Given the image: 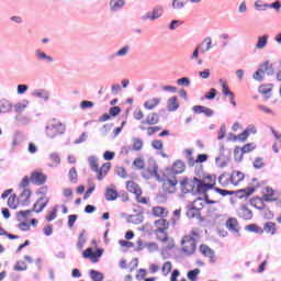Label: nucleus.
I'll list each match as a JSON object with an SVG mask.
<instances>
[{"label": "nucleus", "instance_id": "29", "mask_svg": "<svg viewBox=\"0 0 281 281\" xmlns=\"http://www.w3.org/2000/svg\"><path fill=\"white\" fill-rule=\"evenodd\" d=\"M259 93H261V95H266L267 98H269V95H271V92L273 91V85H263L260 86L258 88Z\"/></svg>", "mask_w": 281, "mask_h": 281}, {"label": "nucleus", "instance_id": "11", "mask_svg": "<svg viewBox=\"0 0 281 281\" xmlns=\"http://www.w3.org/2000/svg\"><path fill=\"white\" fill-rule=\"evenodd\" d=\"M110 170L111 162H104L101 167H97L95 170H92V172H95L98 181H102V179L109 175Z\"/></svg>", "mask_w": 281, "mask_h": 281}, {"label": "nucleus", "instance_id": "16", "mask_svg": "<svg viewBox=\"0 0 281 281\" xmlns=\"http://www.w3.org/2000/svg\"><path fill=\"white\" fill-rule=\"evenodd\" d=\"M47 203H49V199L47 198H40L33 205V212H36V214H41L45 207H47Z\"/></svg>", "mask_w": 281, "mask_h": 281}, {"label": "nucleus", "instance_id": "36", "mask_svg": "<svg viewBox=\"0 0 281 281\" xmlns=\"http://www.w3.org/2000/svg\"><path fill=\"white\" fill-rule=\"evenodd\" d=\"M88 164L91 170H98V168H100V161L95 156H90L88 158Z\"/></svg>", "mask_w": 281, "mask_h": 281}, {"label": "nucleus", "instance_id": "8", "mask_svg": "<svg viewBox=\"0 0 281 281\" xmlns=\"http://www.w3.org/2000/svg\"><path fill=\"white\" fill-rule=\"evenodd\" d=\"M146 124L148 126H155V124H159V114L157 112H151L146 116L145 121H142L139 128L140 131H146Z\"/></svg>", "mask_w": 281, "mask_h": 281}, {"label": "nucleus", "instance_id": "56", "mask_svg": "<svg viewBox=\"0 0 281 281\" xmlns=\"http://www.w3.org/2000/svg\"><path fill=\"white\" fill-rule=\"evenodd\" d=\"M151 146L155 148V150H164V143L159 139L153 140Z\"/></svg>", "mask_w": 281, "mask_h": 281}, {"label": "nucleus", "instance_id": "5", "mask_svg": "<svg viewBox=\"0 0 281 281\" xmlns=\"http://www.w3.org/2000/svg\"><path fill=\"white\" fill-rule=\"evenodd\" d=\"M214 186H216V176L206 175L202 179L198 178V190L200 194H207L210 190H213Z\"/></svg>", "mask_w": 281, "mask_h": 281}, {"label": "nucleus", "instance_id": "34", "mask_svg": "<svg viewBox=\"0 0 281 281\" xmlns=\"http://www.w3.org/2000/svg\"><path fill=\"white\" fill-rule=\"evenodd\" d=\"M201 274V269L199 268H195L193 270H190L188 273H187V278L188 280L190 281H196L199 280V276Z\"/></svg>", "mask_w": 281, "mask_h": 281}, {"label": "nucleus", "instance_id": "19", "mask_svg": "<svg viewBox=\"0 0 281 281\" xmlns=\"http://www.w3.org/2000/svg\"><path fill=\"white\" fill-rule=\"evenodd\" d=\"M226 228L228 232H233L234 234H238L239 228H238V220L236 217H229L226 221Z\"/></svg>", "mask_w": 281, "mask_h": 281}, {"label": "nucleus", "instance_id": "49", "mask_svg": "<svg viewBox=\"0 0 281 281\" xmlns=\"http://www.w3.org/2000/svg\"><path fill=\"white\" fill-rule=\"evenodd\" d=\"M187 1L188 0H173L172 8H175V10H181L186 8Z\"/></svg>", "mask_w": 281, "mask_h": 281}, {"label": "nucleus", "instance_id": "9", "mask_svg": "<svg viewBox=\"0 0 281 281\" xmlns=\"http://www.w3.org/2000/svg\"><path fill=\"white\" fill-rule=\"evenodd\" d=\"M102 254H104L103 249H97L95 251H93V248H87L82 256L83 258H89V260H91V262H98V260L102 257Z\"/></svg>", "mask_w": 281, "mask_h": 281}, {"label": "nucleus", "instance_id": "27", "mask_svg": "<svg viewBox=\"0 0 281 281\" xmlns=\"http://www.w3.org/2000/svg\"><path fill=\"white\" fill-rule=\"evenodd\" d=\"M155 223L158 227V229H156V232H166V229H169V227H170V222L167 221L166 218L157 220Z\"/></svg>", "mask_w": 281, "mask_h": 281}, {"label": "nucleus", "instance_id": "51", "mask_svg": "<svg viewBox=\"0 0 281 281\" xmlns=\"http://www.w3.org/2000/svg\"><path fill=\"white\" fill-rule=\"evenodd\" d=\"M14 271H27V263L25 261H18L14 266Z\"/></svg>", "mask_w": 281, "mask_h": 281}, {"label": "nucleus", "instance_id": "31", "mask_svg": "<svg viewBox=\"0 0 281 281\" xmlns=\"http://www.w3.org/2000/svg\"><path fill=\"white\" fill-rule=\"evenodd\" d=\"M212 49V38L206 37L200 45V50L205 54V52H210Z\"/></svg>", "mask_w": 281, "mask_h": 281}, {"label": "nucleus", "instance_id": "6", "mask_svg": "<svg viewBox=\"0 0 281 281\" xmlns=\"http://www.w3.org/2000/svg\"><path fill=\"white\" fill-rule=\"evenodd\" d=\"M262 196L261 198H256L254 200V203H260V206H257L258 210H265V201L267 203L277 201L273 196H276V191L271 187H266L262 189Z\"/></svg>", "mask_w": 281, "mask_h": 281}, {"label": "nucleus", "instance_id": "24", "mask_svg": "<svg viewBox=\"0 0 281 281\" xmlns=\"http://www.w3.org/2000/svg\"><path fill=\"white\" fill-rule=\"evenodd\" d=\"M160 102H161V99L159 98L149 99L145 101L144 108L147 109V111H153V109L159 106Z\"/></svg>", "mask_w": 281, "mask_h": 281}, {"label": "nucleus", "instance_id": "37", "mask_svg": "<svg viewBox=\"0 0 281 281\" xmlns=\"http://www.w3.org/2000/svg\"><path fill=\"white\" fill-rule=\"evenodd\" d=\"M164 14V8L157 7L151 12V15H148L147 19H150L151 21H155L156 19H159Z\"/></svg>", "mask_w": 281, "mask_h": 281}, {"label": "nucleus", "instance_id": "4", "mask_svg": "<svg viewBox=\"0 0 281 281\" xmlns=\"http://www.w3.org/2000/svg\"><path fill=\"white\" fill-rule=\"evenodd\" d=\"M180 190L184 194H201V191L199 190V178H183L180 181Z\"/></svg>", "mask_w": 281, "mask_h": 281}, {"label": "nucleus", "instance_id": "3", "mask_svg": "<svg viewBox=\"0 0 281 281\" xmlns=\"http://www.w3.org/2000/svg\"><path fill=\"white\" fill-rule=\"evenodd\" d=\"M66 131L67 126L56 119L50 121L46 126V135L49 139H54V137H58V135H65Z\"/></svg>", "mask_w": 281, "mask_h": 281}, {"label": "nucleus", "instance_id": "59", "mask_svg": "<svg viewBox=\"0 0 281 281\" xmlns=\"http://www.w3.org/2000/svg\"><path fill=\"white\" fill-rule=\"evenodd\" d=\"M85 243H87V239H85V231L79 235V239L77 243L78 249H82L85 247Z\"/></svg>", "mask_w": 281, "mask_h": 281}, {"label": "nucleus", "instance_id": "47", "mask_svg": "<svg viewBox=\"0 0 281 281\" xmlns=\"http://www.w3.org/2000/svg\"><path fill=\"white\" fill-rule=\"evenodd\" d=\"M57 214H58V206H55V207L52 210V212L46 215L45 218H46V221H47L48 223H52V221H55Z\"/></svg>", "mask_w": 281, "mask_h": 281}, {"label": "nucleus", "instance_id": "53", "mask_svg": "<svg viewBox=\"0 0 281 281\" xmlns=\"http://www.w3.org/2000/svg\"><path fill=\"white\" fill-rule=\"evenodd\" d=\"M136 202L140 203L142 205H148L150 203V199L146 196H142V194L135 195Z\"/></svg>", "mask_w": 281, "mask_h": 281}, {"label": "nucleus", "instance_id": "18", "mask_svg": "<svg viewBox=\"0 0 281 281\" xmlns=\"http://www.w3.org/2000/svg\"><path fill=\"white\" fill-rule=\"evenodd\" d=\"M187 218L191 221H203V216L193 205L187 210Z\"/></svg>", "mask_w": 281, "mask_h": 281}, {"label": "nucleus", "instance_id": "45", "mask_svg": "<svg viewBox=\"0 0 281 281\" xmlns=\"http://www.w3.org/2000/svg\"><path fill=\"white\" fill-rule=\"evenodd\" d=\"M90 278H92L93 281H102V280H104V274H102L101 272H98L95 270H91Z\"/></svg>", "mask_w": 281, "mask_h": 281}, {"label": "nucleus", "instance_id": "10", "mask_svg": "<svg viewBox=\"0 0 281 281\" xmlns=\"http://www.w3.org/2000/svg\"><path fill=\"white\" fill-rule=\"evenodd\" d=\"M47 182V175L41 172V171H34L31 175V183L34 186H45Z\"/></svg>", "mask_w": 281, "mask_h": 281}, {"label": "nucleus", "instance_id": "44", "mask_svg": "<svg viewBox=\"0 0 281 281\" xmlns=\"http://www.w3.org/2000/svg\"><path fill=\"white\" fill-rule=\"evenodd\" d=\"M36 56H37L38 60H48V63L54 61V58H52V56H47V54H45L44 52H41V50H36Z\"/></svg>", "mask_w": 281, "mask_h": 281}, {"label": "nucleus", "instance_id": "40", "mask_svg": "<svg viewBox=\"0 0 281 281\" xmlns=\"http://www.w3.org/2000/svg\"><path fill=\"white\" fill-rule=\"evenodd\" d=\"M249 137V130H245L241 134L239 135H234L233 139L236 142V139H239V142H247V138Z\"/></svg>", "mask_w": 281, "mask_h": 281}, {"label": "nucleus", "instance_id": "43", "mask_svg": "<svg viewBox=\"0 0 281 281\" xmlns=\"http://www.w3.org/2000/svg\"><path fill=\"white\" fill-rule=\"evenodd\" d=\"M265 76H267L261 68H259L254 75V80H257L258 82H262L265 80Z\"/></svg>", "mask_w": 281, "mask_h": 281}, {"label": "nucleus", "instance_id": "41", "mask_svg": "<svg viewBox=\"0 0 281 281\" xmlns=\"http://www.w3.org/2000/svg\"><path fill=\"white\" fill-rule=\"evenodd\" d=\"M155 234L160 243H166L168 240V233H166V231H156Z\"/></svg>", "mask_w": 281, "mask_h": 281}, {"label": "nucleus", "instance_id": "23", "mask_svg": "<svg viewBox=\"0 0 281 281\" xmlns=\"http://www.w3.org/2000/svg\"><path fill=\"white\" fill-rule=\"evenodd\" d=\"M31 196H32V191L30 189H24L19 198L21 205H27L30 203Z\"/></svg>", "mask_w": 281, "mask_h": 281}, {"label": "nucleus", "instance_id": "32", "mask_svg": "<svg viewBox=\"0 0 281 281\" xmlns=\"http://www.w3.org/2000/svg\"><path fill=\"white\" fill-rule=\"evenodd\" d=\"M259 69L263 71L267 76L273 75V65H271L269 61H265Z\"/></svg>", "mask_w": 281, "mask_h": 281}, {"label": "nucleus", "instance_id": "42", "mask_svg": "<svg viewBox=\"0 0 281 281\" xmlns=\"http://www.w3.org/2000/svg\"><path fill=\"white\" fill-rule=\"evenodd\" d=\"M132 148L135 151L142 150V148H144V142H142L139 138H134Z\"/></svg>", "mask_w": 281, "mask_h": 281}, {"label": "nucleus", "instance_id": "20", "mask_svg": "<svg viewBox=\"0 0 281 281\" xmlns=\"http://www.w3.org/2000/svg\"><path fill=\"white\" fill-rule=\"evenodd\" d=\"M179 106H180L179 98L172 97V98L168 99V101H167V110L170 113H175V111H177L179 109Z\"/></svg>", "mask_w": 281, "mask_h": 281}, {"label": "nucleus", "instance_id": "52", "mask_svg": "<svg viewBox=\"0 0 281 281\" xmlns=\"http://www.w3.org/2000/svg\"><path fill=\"white\" fill-rule=\"evenodd\" d=\"M206 216L207 218H214V216H216V207L209 204L206 206Z\"/></svg>", "mask_w": 281, "mask_h": 281}, {"label": "nucleus", "instance_id": "1", "mask_svg": "<svg viewBox=\"0 0 281 281\" xmlns=\"http://www.w3.org/2000/svg\"><path fill=\"white\" fill-rule=\"evenodd\" d=\"M201 238V232L199 228H192V231L186 235L181 240V247L183 254L192 256L196 251V243Z\"/></svg>", "mask_w": 281, "mask_h": 281}, {"label": "nucleus", "instance_id": "50", "mask_svg": "<svg viewBox=\"0 0 281 281\" xmlns=\"http://www.w3.org/2000/svg\"><path fill=\"white\" fill-rule=\"evenodd\" d=\"M243 155H245L244 151H243V148L235 147L234 157H235L236 161H243Z\"/></svg>", "mask_w": 281, "mask_h": 281}, {"label": "nucleus", "instance_id": "2", "mask_svg": "<svg viewBox=\"0 0 281 281\" xmlns=\"http://www.w3.org/2000/svg\"><path fill=\"white\" fill-rule=\"evenodd\" d=\"M245 180V173L240 171H233L229 173H222L218 178V183L222 188H228V186H238Z\"/></svg>", "mask_w": 281, "mask_h": 281}, {"label": "nucleus", "instance_id": "25", "mask_svg": "<svg viewBox=\"0 0 281 281\" xmlns=\"http://www.w3.org/2000/svg\"><path fill=\"white\" fill-rule=\"evenodd\" d=\"M120 196V193L115 189L106 188L105 189V199L106 201H115Z\"/></svg>", "mask_w": 281, "mask_h": 281}, {"label": "nucleus", "instance_id": "55", "mask_svg": "<svg viewBox=\"0 0 281 281\" xmlns=\"http://www.w3.org/2000/svg\"><path fill=\"white\" fill-rule=\"evenodd\" d=\"M254 168L260 170V168H265V158H256L254 161Z\"/></svg>", "mask_w": 281, "mask_h": 281}, {"label": "nucleus", "instance_id": "63", "mask_svg": "<svg viewBox=\"0 0 281 281\" xmlns=\"http://www.w3.org/2000/svg\"><path fill=\"white\" fill-rule=\"evenodd\" d=\"M241 218H251V212L247 207H243L240 212Z\"/></svg>", "mask_w": 281, "mask_h": 281}, {"label": "nucleus", "instance_id": "54", "mask_svg": "<svg viewBox=\"0 0 281 281\" xmlns=\"http://www.w3.org/2000/svg\"><path fill=\"white\" fill-rule=\"evenodd\" d=\"M11 106L10 103L8 101H0V111L1 113H8V111H10Z\"/></svg>", "mask_w": 281, "mask_h": 281}, {"label": "nucleus", "instance_id": "26", "mask_svg": "<svg viewBox=\"0 0 281 281\" xmlns=\"http://www.w3.org/2000/svg\"><path fill=\"white\" fill-rule=\"evenodd\" d=\"M58 165H60V156H58V154H50L47 166H49V168H56Z\"/></svg>", "mask_w": 281, "mask_h": 281}, {"label": "nucleus", "instance_id": "57", "mask_svg": "<svg viewBox=\"0 0 281 281\" xmlns=\"http://www.w3.org/2000/svg\"><path fill=\"white\" fill-rule=\"evenodd\" d=\"M216 89L212 88L209 92L205 93L204 98L205 100H214L216 98Z\"/></svg>", "mask_w": 281, "mask_h": 281}, {"label": "nucleus", "instance_id": "38", "mask_svg": "<svg viewBox=\"0 0 281 281\" xmlns=\"http://www.w3.org/2000/svg\"><path fill=\"white\" fill-rule=\"evenodd\" d=\"M246 229H248V232H254V234H265V229L257 224H250L246 226Z\"/></svg>", "mask_w": 281, "mask_h": 281}, {"label": "nucleus", "instance_id": "30", "mask_svg": "<svg viewBox=\"0 0 281 281\" xmlns=\"http://www.w3.org/2000/svg\"><path fill=\"white\" fill-rule=\"evenodd\" d=\"M221 85H222V93L223 95H228V98H233L234 97V92H232L229 90V86L227 85V81L225 79H221L220 80Z\"/></svg>", "mask_w": 281, "mask_h": 281}, {"label": "nucleus", "instance_id": "64", "mask_svg": "<svg viewBox=\"0 0 281 281\" xmlns=\"http://www.w3.org/2000/svg\"><path fill=\"white\" fill-rule=\"evenodd\" d=\"M134 120L139 121L144 120V111L142 110H135L133 113Z\"/></svg>", "mask_w": 281, "mask_h": 281}, {"label": "nucleus", "instance_id": "17", "mask_svg": "<svg viewBox=\"0 0 281 281\" xmlns=\"http://www.w3.org/2000/svg\"><path fill=\"white\" fill-rule=\"evenodd\" d=\"M126 190L127 192L135 194V196H139V194H143L142 188L135 181H127Z\"/></svg>", "mask_w": 281, "mask_h": 281}, {"label": "nucleus", "instance_id": "61", "mask_svg": "<svg viewBox=\"0 0 281 281\" xmlns=\"http://www.w3.org/2000/svg\"><path fill=\"white\" fill-rule=\"evenodd\" d=\"M225 135H227V127L225 125H221L217 139H224Z\"/></svg>", "mask_w": 281, "mask_h": 281}, {"label": "nucleus", "instance_id": "48", "mask_svg": "<svg viewBox=\"0 0 281 281\" xmlns=\"http://www.w3.org/2000/svg\"><path fill=\"white\" fill-rule=\"evenodd\" d=\"M133 166H135V168L137 170H144L145 166H146V162L144 161V159L142 158H136L134 161H133Z\"/></svg>", "mask_w": 281, "mask_h": 281}, {"label": "nucleus", "instance_id": "14", "mask_svg": "<svg viewBox=\"0 0 281 281\" xmlns=\"http://www.w3.org/2000/svg\"><path fill=\"white\" fill-rule=\"evenodd\" d=\"M151 214L156 218H168V214H170V211H168V207L166 206H154L151 209Z\"/></svg>", "mask_w": 281, "mask_h": 281}, {"label": "nucleus", "instance_id": "12", "mask_svg": "<svg viewBox=\"0 0 281 281\" xmlns=\"http://www.w3.org/2000/svg\"><path fill=\"white\" fill-rule=\"evenodd\" d=\"M159 167H157V164L153 162L144 172L145 179H157L159 181Z\"/></svg>", "mask_w": 281, "mask_h": 281}, {"label": "nucleus", "instance_id": "21", "mask_svg": "<svg viewBox=\"0 0 281 281\" xmlns=\"http://www.w3.org/2000/svg\"><path fill=\"white\" fill-rule=\"evenodd\" d=\"M263 232L270 234V236H276L278 234V225L273 222H267L263 224Z\"/></svg>", "mask_w": 281, "mask_h": 281}, {"label": "nucleus", "instance_id": "46", "mask_svg": "<svg viewBox=\"0 0 281 281\" xmlns=\"http://www.w3.org/2000/svg\"><path fill=\"white\" fill-rule=\"evenodd\" d=\"M162 276H168L172 271V262L167 261L161 267Z\"/></svg>", "mask_w": 281, "mask_h": 281}, {"label": "nucleus", "instance_id": "35", "mask_svg": "<svg viewBox=\"0 0 281 281\" xmlns=\"http://www.w3.org/2000/svg\"><path fill=\"white\" fill-rule=\"evenodd\" d=\"M124 5H125L124 0H111L110 1V8L113 11L121 10V8H124Z\"/></svg>", "mask_w": 281, "mask_h": 281}, {"label": "nucleus", "instance_id": "15", "mask_svg": "<svg viewBox=\"0 0 281 281\" xmlns=\"http://www.w3.org/2000/svg\"><path fill=\"white\" fill-rule=\"evenodd\" d=\"M200 252L203 254L205 258H209L210 262H216V255L210 246L202 244L200 246Z\"/></svg>", "mask_w": 281, "mask_h": 281}, {"label": "nucleus", "instance_id": "39", "mask_svg": "<svg viewBox=\"0 0 281 281\" xmlns=\"http://www.w3.org/2000/svg\"><path fill=\"white\" fill-rule=\"evenodd\" d=\"M68 177L70 179V183H78V171H76V167H72L69 170Z\"/></svg>", "mask_w": 281, "mask_h": 281}, {"label": "nucleus", "instance_id": "28", "mask_svg": "<svg viewBox=\"0 0 281 281\" xmlns=\"http://www.w3.org/2000/svg\"><path fill=\"white\" fill-rule=\"evenodd\" d=\"M269 43V35L265 34L263 36L258 37L256 49H265Z\"/></svg>", "mask_w": 281, "mask_h": 281}, {"label": "nucleus", "instance_id": "13", "mask_svg": "<svg viewBox=\"0 0 281 281\" xmlns=\"http://www.w3.org/2000/svg\"><path fill=\"white\" fill-rule=\"evenodd\" d=\"M162 190L165 194H175L177 192V179H167L162 183Z\"/></svg>", "mask_w": 281, "mask_h": 281}, {"label": "nucleus", "instance_id": "62", "mask_svg": "<svg viewBox=\"0 0 281 281\" xmlns=\"http://www.w3.org/2000/svg\"><path fill=\"white\" fill-rule=\"evenodd\" d=\"M103 159H105V161H112V159H115V151H109L106 150L103 154Z\"/></svg>", "mask_w": 281, "mask_h": 281}, {"label": "nucleus", "instance_id": "33", "mask_svg": "<svg viewBox=\"0 0 281 281\" xmlns=\"http://www.w3.org/2000/svg\"><path fill=\"white\" fill-rule=\"evenodd\" d=\"M19 203H21L19 201V199L16 198V194H11L8 199V205L9 207H11V210H16V207H19Z\"/></svg>", "mask_w": 281, "mask_h": 281}, {"label": "nucleus", "instance_id": "58", "mask_svg": "<svg viewBox=\"0 0 281 281\" xmlns=\"http://www.w3.org/2000/svg\"><path fill=\"white\" fill-rule=\"evenodd\" d=\"M256 146H254V143H248L241 147V150L245 154L251 153V150H255Z\"/></svg>", "mask_w": 281, "mask_h": 281}, {"label": "nucleus", "instance_id": "60", "mask_svg": "<svg viewBox=\"0 0 281 281\" xmlns=\"http://www.w3.org/2000/svg\"><path fill=\"white\" fill-rule=\"evenodd\" d=\"M177 85H179V87H190V79H188V77H183L177 80Z\"/></svg>", "mask_w": 281, "mask_h": 281}, {"label": "nucleus", "instance_id": "22", "mask_svg": "<svg viewBox=\"0 0 281 281\" xmlns=\"http://www.w3.org/2000/svg\"><path fill=\"white\" fill-rule=\"evenodd\" d=\"M171 170H172L173 175H182V172H186V162H183L181 160H177L172 165Z\"/></svg>", "mask_w": 281, "mask_h": 281}, {"label": "nucleus", "instance_id": "7", "mask_svg": "<svg viewBox=\"0 0 281 281\" xmlns=\"http://www.w3.org/2000/svg\"><path fill=\"white\" fill-rule=\"evenodd\" d=\"M214 203H216L215 200H210V195L204 194V199L198 198L191 205L201 213L203 210H207L209 205H214Z\"/></svg>", "mask_w": 281, "mask_h": 281}]
</instances>
